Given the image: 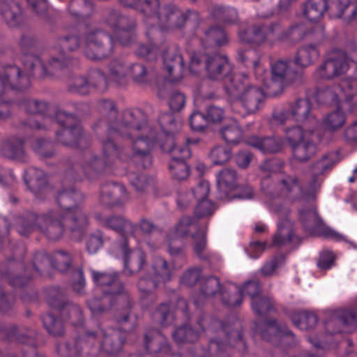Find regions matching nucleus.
Returning <instances> with one entry per match:
<instances>
[{
    "label": "nucleus",
    "instance_id": "1",
    "mask_svg": "<svg viewBox=\"0 0 357 357\" xmlns=\"http://www.w3.org/2000/svg\"><path fill=\"white\" fill-rule=\"evenodd\" d=\"M84 195L79 190L69 188L61 190L57 202L62 208L50 210L40 215L29 213L17 222V231L27 236L38 229L49 240L57 241L68 232L81 239L89 225V215L84 210Z\"/></svg>",
    "mask_w": 357,
    "mask_h": 357
},
{
    "label": "nucleus",
    "instance_id": "2",
    "mask_svg": "<svg viewBox=\"0 0 357 357\" xmlns=\"http://www.w3.org/2000/svg\"><path fill=\"white\" fill-rule=\"evenodd\" d=\"M98 109L102 117L93 124V130L100 135L102 132L115 133L131 140L130 160L137 167L148 168L151 165L150 148L152 137L144 135L149 130L147 116L139 109H126L118 114L114 103L109 100H100Z\"/></svg>",
    "mask_w": 357,
    "mask_h": 357
},
{
    "label": "nucleus",
    "instance_id": "3",
    "mask_svg": "<svg viewBox=\"0 0 357 357\" xmlns=\"http://www.w3.org/2000/svg\"><path fill=\"white\" fill-rule=\"evenodd\" d=\"M124 341L120 331L99 325L79 335L72 342H60L56 350L61 357H98L100 351L112 356L121 351Z\"/></svg>",
    "mask_w": 357,
    "mask_h": 357
},
{
    "label": "nucleus",
    "instance_id": "4",
    "mask_svg": "<svg viewBox=\"0 0 357 357\" xmlns=\"http://www.w3.org/2000/svg\"><path fill=\"white\" fill-rule=\"evenodd\" d=\"M21 52L25 55L24 59L26 73H22L16 66H8L0 69V98L3 97L9 89L23 90L29 87V77L35 68L40 67L43 74L49 73L48 64L45 65L38 56L28 54L40 47L37 37L30 31L23 33L18 42Z\"/></svg>",
    "mask_w": 357,
    "mask_h": 357
},
{
    "label": "nucleus",
    "instance_id": "5",
    "mask_svg": "<svg viewBox=\"0 0 357 357\" xmlns=\"http://www.w3.org/2000/svg\"><path fill=\"white\" fill-rule=\"evenodd\" d=\"M124 7L135 9L143 15L144 22L146 26L158 25L164 29H181L187 23L196 24L199 17L197 12L188 10L186 13L178 9L172 4L160 7L157 12L155 8L158 7L157 1L151 0H119Z\"/></svg>",
    "mask_w": 357,
    "mask_h": 357
},
{
    "label": "nucleus",
    "instance_id": "6",
    "mask_svg": "<svg viewBox=\"0 0 357 357\" xmlns=\"http://www.w3.org/2000/svg\"><path fill=\"white\" fill-rule=\"evenodd\" d=\"M225 91L234 99L232 109L242 116L254 114L264 107V91L260 86L252 84L245 73H238L230 77L226 82Z\"/></svg>",
    "mask_w": 357,
    "mask_h": 357
},
{
    "label": "nucleus",
    "instance_id": "7",
    "mask_svg": "<svg viewBox=\"0 0 357 357\" xmlns=\"http://www.w3.org/2000/svg\"><path fill=\"white\" fill-rule=\"evenodd\" d=\"M189 70L192 74H198L205 70L207 77L212 80H224V88L232 74V66L229 58L222 54H208L194 52L190 56Z\"/></svg>",
    "mask_w": 357,
    "mask_h": 357
},
{
    "label": "nucleus",
    "instance_id": "8",
    "mask_svg": "<svg viewBox=\"0 0 357 357\" xmlns=\"http://www.w3.org/2000/svg\"><path fill=\"white\" fill-rule=\"evenodd\" d=\"M211 298H218L225 306L229 307L238 306L242 303L240 292L235 291L231 294V287L222 284L218 277L202 276L199 283V294L195 296L194 303L199 307Z\"/></svg>",
    "mask_w": 357,
    "mask_h": 357
},
{
    "label": "nucleus",
    "instance_id": "9",
    "mask_svg": "<svg viewBox=\"0 0 357 357\" xmlns=\"http://www.w3.org/2000/svg\"><path fill=\"white\" fill-rule=\"evenodd\" d=\"M357 93V78H347L340 86H328L319 89L315 98L319 104L331 105H340V108L352 112L357 106V102L352 101Z\"/></svg>",
    "mask_w": 357,
    "mask_h": 357
},
{
    "label": "nucleus",
    "instance_id": "10",
    "mask_svg": "<svg viewBox=\"0 0 357 357\" xmlns=\"http://www.w3.org/2000/svg\"><path fill=\"white\" fill-rule=\"evenodd\" d=\"M55 119L62 127L56 133V139L61 144L79 149L86 148L90 144L89 137L85 133L75 115L58 110Z\"/></svg>",
    "mask_w": 357,
    "mask_h": 357
},
{
    "label": "nucleus",
    "instance_id": "11",
    "mask_svg": "<svg viewBox=\"0 0 357 357\" xmlns=\"http://www.w3.org/2000/svg\"><path fill=\"white\" fill-rule=\"evenodd\" d=\"M114 301L125 305V312L120 314L116 320L126 331H132L136 324V318L130 314L131 305L128 295H112L104 293L99 298H93L87 301V306L93 316H100L108 312Z\"/></svg>",
    "mask_w": 357,
    "mask_h": 357
},
{
    "label": "nucleus",
    "instance_id": "12",
    "mask_svg": "<svg viewBox=\"0 0 357 357\" xmlns=\"http://www.w3.org/2000/svg\"><path fill=\"white\" fill-rule=\"evenodd\" d=\"M114 46L112 36L101 29H89L83 35L82 51L89 59L97 61L109 56Z\"/></svg>",
    "mask_w": 357,
    "mask_h": 357
},
{
    "label": "nucleus",
    "instance_id": "13",
    "mask_svg": "<svg viewBox=\"0 0 357 357\" xmlns=\"http://www.w3.org/2000/svg\"><path fill=\"white\" fill-rule=\"evenodd\" d=\"M107 161L91 151L84 153L81 160L76 165L68 166L66 174L73 180L86 178L93 180L102 172L107 166Z\"/></svg>",
    "mask_w": 357,
    "mask_h": 357
},
{
    "label": "nucleus",
    "instance_id": "14",
    "mask_svg": "<svg viewBox=\"0 0 357 357\" xmlns=\"http://www.w3.org/2000/svg\"><path fill=\"white\" fill-rule=\"evenodd\" d=\"M81 46V40L75 33L66 34L60 36L55 47L56 52L51 53L47 62L49 73L52 71L68 67L73 62V58L66 55V52L77 51Z\"/></svg>",
    "mask_w": 357,
    "mask_h": 357
},
{
    "label": "nucleus",
    "instance_id": "15",
    "mask_svg": "<svg viewBox=\"0 0 357 357\" xmlns=\"http://www.w3.org/2000/svg\"><path fill=\"white\" fill-rule=\"evenodd\" d=\"M167 142L169 146L162 145L161 149L172 157L169 169L172 176L178 181L184 180L189 175L190 169L185 160L190 157V151L187 145L176 146L172 137H168Z\"/></svg>",
    "mask_w": 357,
    "mask_h": 357
},
{
    "label": "nucleus",
    "instance_id": "16",
    "mask_svg": "<svg viewBox=\"0 0 357 357\" xmlns=\"http://www.w3.org/2000/svg\"><path fill=\"white\" fill-rule=\"evenodd\" d=\"M298 188L299 185L297 178L283 173L275 174L273 181L268 177H264L261 181V191L271 199L289 197Z\"/></svg>",
    "mask_w": 357,
    "mask_h": 357
},
{
    "label": "nucleus",
    "instance_id": "17",
    "mask_svg": "<svg viewBox=\"0 0 357 357\" xmlns=\"http://www.w3.org/2000/svg\"><path fill=\"white\" fill-rule=\"evenodd\" d=\"M256 332L261 337L271 342L275 347H289L294 344V334L284 324L278 325L275 320H271L257 324Z\"/></svg>",
    "mask_w": 357,
    "mask_h": 357
},
{
    "label": "nucleus",
    "instance_id": "18",
    "mask_svg": "<svg viewBox=\"0 0 357 357\" xmlns=\"http://www.w3.org/2000/svg\"><path fill=\"white\" fill-rule=\"evenodd\" d=\"M290 63L291 60L279 59L271 64V81L265 83L270 96L280 95L294 81L296 73L291 68Z\"/></svg>",
    "mask_w": 357,
    "mask_h": 357
},
{
    "label": "nucleus",
    "instance_id": "19",
    "mask_svg": "<svg viewBox=\"0 0 357 357\" xmlns=\"http://www.w3.org/2000/svg\"><path fill=\"white\" fill-rule=\"evenodd\" d=\"M349 69V59L344 51L332 52L315 70L316 79L331 80L344 74Z\"/></svg>",
    "mask_w": 357,
    "mask_h": 357
},
{
    "label": "nucleus",
    "instance_id": "20",
    "mask_svg": "<svg viewBox=\"0 0 357 357\" xmlns=\"http://www.w3.org/2000/svg\"><path fill=\"white\" fill-rule=\"evenodd\" d=\"M299 220L304 229L310 234L331 238L335 241L344 238L342 235L325 225L314 206L300 209Z\"/></svg>",
    "mask_w": 357,
    "mask_h": 357
},
{
    "label": "nucleus",
    "instance_id": "21",
    "mask_svg": "<svg viewBox=\"0 0 357 357\" xmlns=\"http://www.w3.org/2000/svg\"><path fill=\"white\" fill-rule=\"evenodd\" d=\"M235 291L240 292L242 300L243 294H248L252 298V310L258 315L264 316L275 310V303L271 298L259 296L261 286L257 280L247 281L241 289L231 287V294Z\"/></svg>",
    "mask_w": 357,
    "mask_h": 357
},
{
    "label": "nucleus",
    "instance_id": "22",
    "mask_svg": "<svg viewBox=\"0 0 357 357\" xmlns=\"http://www.w3.org/2000/svg\"><path fill=\"white\" fill-rule=\"evenodd\" d=\"M280 26L278 23H255L248 29L239 31V40L243 43L260 45L267 40H277Z\"/></svg>",
    "mask_w": 357,
    "mask_h": 357
},
{
    "label": "nucleus",
    "instance_id": "23",
    "mask_svg": "<svg viewBox=\"0 0 357 357\" xmlns=\"http://www.w3.org/2000/svg\"><path fill=\"white\" fill-rule=\"evenodd\" d=\"M357 326V308L338 310L325 322L326 331L331 335L351 333Z\"/></svg>",
    "mask_w": 357,
    "mask_h": 357
},
{
    "label": "nucleus",
    "instance_id": "24",
    "mask_svg": "<svg viewBox=\"0 0 357 357\" xmlns=\"http://www.w3.org/2000/svg\"><path fill=\"white\" fill-rule=\"evenodd\" d=\"M273 211L281 218L278 222V230L273 236V245L280 248L298 239L294 236V225L287 217L289 213V208L274 206Z\"/></svg>",
    "mask_w": 357,
    "mask_h": 357
},
{
    "label": "nucleus",
    "instance_id": "25",
    "mask_svg": "<svg viewBox=\"0 0 357 357\" xmlns=\"http://www.w3.org/2000/svg\"><path fill=\"white\" fill-rule=\"evenodd\" d=\"M160 52L162 53L164 68L172 77V82H178L182 77L184 70L183 59L176 47H167L163 43Z\"/></svg>",
    "mask_w": 357,
    "mask_h": 357
},
{
    "label": "nucleus",
    "instance_id": "26",
    "mask_svg": "<svg viewBox=\"0 0 357 357\" xmlns=\"http://www.w3.org/2000/svg\"><path fill=\"white\" fill-rule=\"evenodd\" d=\"M155 24L146 26V35L149 40V45H139L135 53L138 56L148 60H153L160 53L163 45L162 33L158 29L154 27Z\"/></svg>",
    "mask_w": 357,
    "mask_h": 357
},
{
    "label": "nucleus",
    "instance_id": "27",
    "mask_svg": "<svg viewBox=\"0 0 357 357\" xmlns=\"http://www.w3.org/2000/svg\"><path fill=\"white\" fill-rule=\"evenodd\" d=\"M128 200V194L125 187L116 183H107L100 190V203L106 206H119Z\"/></svg>",
    "mask_w": 357,
    "mask_h": 357
},
{
    "label": "nucleus",
    "instance_id": "28",
    "mask_svg": "<svg viewBox=\"0 0 357 357\" xmlns=\"http://www.w3.org/2000/svg\"><path fill=\"white\" fill-rule=\"evenodd\" d=\"M0 155L9 160L26 162L28 157L23 139L17 136L3 139L0 144Z\"/></svg>",
    "mask_w": 357,
    "mask_h": 357
},
{
    "label": "nucleus",
    "instance_id": "29",
    "mask_svg": "<svg viewBox=\"0 0 357 357\" xmlns=\"http://www.w3.org/2000/svg\"><path fill=\"white\" fill-rule=\"evenodd\" d=\"M93 282L103 288L104 293L118 295H128L125 293L122 282L116 273H106L91 269Z\"/></svg>",
    "mask_w": 357,
    "mask_h": 357
},
{
    "label": "nucleus",
    "instance_id": "30",
    "mask_svg": "<svg viewBox=\"0 0 357 357\" xmlns=\"http://www.w3.org/2000/svg\"><path fill=\"white\" fill-rule=\"evenodd\" d=\"M129 240L123 239L120 245V250L123 255L124 272L128 275L138 273L145 264L144 254L140 250L128 248Z\"/></svg>",
    "mask_w": 357,
    "mask_h": 357
},
{
    "label": "nucleus",
    "instance_id": "31",
    "mask_svg": "<svg viewBox=\"0 0 357 357\" xmlns=\"http://www.w3.org/2000/svg\"><path fill=\"white\" fill-rule=\"evenodd\" d=\"M158 123L160 126L161 132H156L153 128L148 124V121H146V126L149 128V130L146 132L144 133V136L146 137H152L153 143L150 148V152L151 151L153 146L159 143V141L162 138L165 139V143H160V146L166 145L169 146L168 143L167 142L168 137H174L171 135V133L173 131V128L175 123V119L172 114L171 113H163L158 118ZM150 155L152 158L151 153H150Z\"/></svg>",
    "mask_w": 357,
    "mask_h": 357
},
{
    "label": "nucleus",
    "instance_id": "32",
    "mask_svg": "<svg viewBox=\"0 0 357 357\" xmlns=\"http://www.w3.org/2000/svg\"><path fill=\"white\" fill-rule=\"evenodd\" d=\"M289 105L293 120L309 125L312 129H315L318 126L319 121L311 112V103L308 99L299 98Z\"/></svg>",
    "mask_w": 357,
    "mask_h": 357
},
{
    "label": "nucleus",
    "instance_id": "33",
    "mask_svg": "<svg viewBox=\"0 0 357 357\" xmlns=\"http://www.w3.org/2000/svg\"><path fill=\"white\" fill-rule=\"evenodd\" d=\"M194 199L198 202L195 210V215L199 218L211 215L215 208L214 204L206 198L209 192V183L206 181H202L190 192Z\"/></svg>",
    "mask_w": 357,
    "mask_h": 357
},
{
    "label": "nucleus",
    "instance_id": "34",
    "mask_svg": "<svg viewBox=\"0 0 357 357\" xmlns=\"http://www.w3.org/2000/svg\"><path fill=\"white\" fill-rule=\"evenodd\" d=\"M146 350L154 357H168L169 345L166 337L158 330H149L144 335Z\"/></svg>",
    "mask_w": 357,
    "mask_h": 357
},
{
    "label": "nucleus",
    "instance_id": "35",
    "mask_svg": "<svg viewBox=\"0 0 357 357\" xmlns=\"http://www.w3.org/2000/svg\"><path fill=\"white\" fill-rule=\"evenodd\" d=\"M94 219L102 227L120 234L132 235L135 231V226L121 215L105 216L102 213L97 212L94 214Z\"/></svg>",
    "mask_w": 357,
    "mask_h": 357
},
{
    "label": "nucleus",
    "instance_id": "36",
    "mask_svg": "<svg viewBox=\"0 0 357 357\" xmlns=\"http://www.w3.org/2000/svg\"><path fill=\"white\" fill-rule=\"evenodd\" d=\"M218 197L229 198L233 192L237 189L238 174L232 168H224L216 176Z\"/></svg>",
    "mask_w": 357,
    "mask_h": 357
},
{
    "label": "nucleus",
    "instance_id": "37",
    "mask_svg": "<svg viewBox=\"0 0 357 357\" xmlns=\"http://www.w3.org/2000/svg\"><path fill=\"white\" fill-rule=\"evenodd\" d=\"M339 161L336 153H329L324 155L321 158L317 160L311 166L312 180L310 183V190H316L319 188L321 183V179L319 176L324 174L325 172L331 169L333 166Z\"/></svg>",
    "mask_w": 357,
    "mask_h": 357
},
{
    "label": "nucleus",
    "instance_id": "38",
    "mask_svg": "<svg viewBox=\"0 0 357 357\" xmlns=\"http://www.w3.org/2000/svg\"><path fill=\"white\" fill-rule=\"evenodd\" d=\"M199 38L201 45L205 49L220 47L228 41L226 33L218 26L206 28Z\"/></svg>",
    "mask_w": 357,
    "mask_h": 357
},
{
    "label": "nucleus",
    "instance_id": "39",
    "mask_svg": "<svg viewBox=\"0 0 357 357\" xmlns=\"http://www.w3.org/2000/svg\"><path fill=\"white\" fill-rule=\"evenodd\" d=\"M200 218L196 215L195 217L190 215L182 216L175 225V234L181 238L190 236L192 238H195L199 231L206 228L205 226H202L199 223V219Z\"/></svg>",
    "mask_w": 357,
    "mask_h": 357
},
{
    "label": "nucleus",
    "instance_id": "40",
    "mask_svg": "<svg viewBox=\"0 0 357 357\" xmlns=\"http://www.w3.org/2000/svg\"><path fill=\"white\" fill-rule=\"evenodd\" d=\"M0 15L11 27L17 26L22 20V10L15 0H0Z\"/></svg>",
    "mask_w": 357,
    "mask_h": 357
},
{
    "label": "nucleus",
    "instance_id": "41",
    "mask_svg": "<svg viewBox=\"0 0 357 357\" xmlns=\"http://www.w3.org/2000/svg\"><path fill=\"white\" fill-rule=\"evenodd\" d=\"M24 179L29 190L36 196L42 193L47 186L46 174L36 167L28 169L24 173Z\"/></svg>",
    "mask_w": 357,
    "mask_h": 357
},
{
    "label": "nucleus",
    "instance_id": "42",
    "mask_svg": "<svg viewBox=\"0 0 357 357\" xmlns=\"http://www.w3.org/2000/svg\"><path fill=\"white\" fill-rule=\"evenodd\" d=\"M319 51L315 44L308 43L299 47L294 57V62L300 68H307L312 65L319 57Z\"/></svg>",
    "mask_w": 357,
    "mask_h": 357
},
{
    "label": "nucleus",
    "instance_id": "43",
    "mask_svg": "<svg viewBox=\"0 0 357 357\" xmlns=\"http://www.w3.org/2000/svg\"><path fill=\"white\" fill-rule=\"evenodd\" d=\"M0 335L7 338L15 337L17 340L22 343L34 344L36 333L31 329L19 331L15 326L7 325L0 322Z\"/></svg>",
    "mask_w": 357,
    "mask_h": 357
},
{
    "label": "nucleus",
    "instance_id": "44",
    "mask_svg": "<svg viewBox=\"0 0 357 357\" xmlns=\"http://www.w3.org/2000/svg\"><path fill=\"white\" fill-rule=\"evenodd\" d=\"M329 8L327 0H307L303 5V14L309 21H317ZM331 10H337L330 7Z\"/></svg>",
    "mask_w": 357,
    "mask_h": 357
},
{
    "label": "nucleus",
    "instance_id": "45",
    "mask_svg": "<svg viewBox=\"0 0 357 357\" xmlns=\"http://www.w3.org/2000/svg\"><path fill=\"white\" fill-rule=\"evenodd\" d=\"M103 21L114 32H116L120 29L123 30L130 29L132 26L133 20L123 15L117 10L111 8L104 16Z\"/></svg>",
    "mask_w": 357,
    "mask_h": 357
},
{
    "label": "nucleus",
    "instance_id": "46",
    "mask_svg": "<svg viewBox=\"0 0 357 357\" xmlns=\"http://www.w3.org/2000/svg\"><path fill=\"white\" fill-rule=\"evenodd\" d=\"M248 144L265 153H274L282 149L281 139L272 137H253L248 139Z\"/></svg>",
    "mask_w": 357,
    "mask_h": 357
},
{
    "label": "nucleus",
    "instance_id": "47",
    "mask_svg": "<svg viewBox=\"0 0 357 357\" xmlns=\"http://www.w3.org/2000/svg\"><path fill=\"white\" fill-rule=\"evenodd\" d=\"M61 319L73 326H78L84 321V315L79 305L71 301L66 303L60 310Z\"/></svg>",
    "mask_w": 357,
    "mask_h": 357
},
{
    "label": "nucleus",
    "instance_id": "48",
    "mask_svg": "<svg viewBox=\"0 0 357 357\" xmlns=\"http://www.w3.org/2000/svg\"><path fill=\"white\" fill-rule=\"evenodd\" d=\"M149 273L159 283L165 282L171 279L172 268L162 257H155Z\"/></svg>",
    "mask_w": 357,
    "mask_h": 357
},
{
    "label": "nucleus",
    "instance_id": "49",
    "mask_svg": "<svg viewBox=\"0 0 357 357\" xmlns=\"http://www.w3.org/2000/svg\"><path fill=\"white\" fill-rule=\"evenodd\" d=\"M293 157L299 162H306L317 151V147L310 137L291 146Z\"/></svg>",
    "mask_w": 357,
    "mask_h": 357
},
{
    "label": "nucleus",
    "instance_id": "50",
    "mask_svg": "<svg viewBox=\"0 0 357 357\" xmlns=\"http://www.w3.org/2000/svg\"><path fill=\"white\" fill-rule=\"evenodd\" d=\"M252 54H254V52H252L238 50L237 60L239 62L243 63L248 66H252L254 69V73L256 76V78L260 82H264V75L267 73V72L261 65V60L259 58L257 57L255 59H251L252 58Z\"/></svg>",
    "mask_w": 357,
    "mask_h": 357
},
{
    "label": "nucleus",
    "instance_id": "51",
    "mask_svg": "<svg viewBox=\"0 0 357 357\" xmlns=\"http://www.w3.org/2000/svg\"><path fill=\"white\" fill-rule=\"evenodd\" d=\"M69 12L79 21L89 17L93 11V6L89 0H71Z\"/></svg>",
    "mask_w": 357,
    "mask_h": 357
},
{
    "label": "nucleus",
    "instance_id": "52",
    "mask_svg": "<svg viewBox=\"0 0 357 357\" xmlns=\"http://www.w3.org/2000/svg\"><path fill=\"white\" fill-rule=\"evenodd\" d=\"M290 318L293 324L299 329L307 331L313 328L317 324V317L307 311L294 312Z\"/></svg>",
    "mask_w": 357,
    "mask_h": 357
},
{
    "label": "nucleus",
    "instance_id": "53",
    "mask_svg": "<svg viewBox=\"0 0 357 357\" xmlns=\"http://www.w3.org/2000/svg\"><path fill=\"white\" fill-rule=\"evenodd\" d=\"M211 15L224 24H235L238 22V12L234 8L225 7L220 5L213 6Z\"/></svg>",
    "mask_w": 357,
    "mask_h": 357
},
{
    "label": "nucleus",
    "instance_id": "54",
    "mask_svg": "<svg viewBox=\"0 0 357 357\" xmlns=\"http://www.w3.org/2000/svg\"><path fill=\"white\" fill-rule=\"evenodd\" d=\"M100 143L104 158L102 159L107 161V164L116 158L123 159L122 149L113 139L109 137H102L100 139Z\"/></svg>",
    "mask_w": 357,
    "mask_h": 357
},
{
    "label": "nucleus",
    "instance_id": "55",
    "mask_svg": "<svg viewBox=\"0 0 357 357\" xmlns=\"http://www.w3.org/2000/svg\"><path fill=\"white\" fill-rule=\"evenodd\" d=\"M43 324L47 333L54 337H61L65 333L63 321L54 314L49 313L42 317Z\"/></svg>",
    "mask_w": 357,
    "mask_h": 357
},
{
    "label": "nucleus",
    "instance_id": "56",
    "mask_svg": "<svg viewBox=\"0 0 357 357\" xmlns=\"http://www.w3.org/2000/svg\"><path fill=\"white\" fill-rule=\"evenodd\" d=\"M305 37V29L302 24L294 25L278 33L277 40L289 44H295Z\"/></svg>",
    "mask_w": 357,
    "mask_h": 357
},
{
    "label": "nucleus",
    "instance_id": "57",
    "mask_svg": "<svg viewBox=\"0 0 357 357\" xmlns=\"http://www.w3.org/2000/svg\"><path fill=\"white\" fill-rule=\"evenodd\" d=\"M159 282L150 275V273L139 279L137 286L139 290L142 293V298L146 304V300L150 298L151 301L155 300L156 297L153 291L158 287Z\"/></svg>",
    "mask_w": 357,
    "mask_h": 357
},
{
    "label": "nucleus",
    "instance_id": "58",
    "mask_svg": "<svg viewBox=\"0 0 357 357\" xmlns=\"http://www.w3.org/2000/svg\"><path fill=\"white\" fill-rule=\"evenodd\" d=\"M312 129L304 131L300 126L289 127L284 129V139L291 146L307 139L312 134Z\"/></svg>",
    "mask_w": 357,
    "mask_h": 357
},
{
    "label": "nucleus",
    "instance_id": "59",
    "mask_svg": "<svg viewBox=\"0 0 357 357\" xmlns=\"http://www.w3.org/2000/svg\"><path fill=\"white\" fill-rule=\"evenodd\" d=\"M20 105L31 114H45L49 109V104L46 101L36 99L24 98Z\"/></svg>",
    "mask_w": 357,
    "mask_h": 357
},
{
    "label": "nucleus",
    "instance_id": "60",
    "mask_svg": "<svg viewBox=\"0 0 357 357\" xmlns=\"http://www.w3.org/2000/svg\"><path fill=\"white\" fill-rule=\"evenodd\" d=\"M284 162L279 159H271L264 161L259 166L261 173V180L264 177H268L273 181L275 174H280V170L283 167Z\"/></svg>",
    "mask_w": 357,
    "mask_h": 357
},
{
    "label": "nucleus",
    "instance_id": "61",
    "mask_svg": "<svg viewBox=\"0 0 357 357\" xmlns=\"http://www.w3.org/2000/svg\"><path fill=\"white\" fill-rule=\"evenodd\" d=\"M220 134L222 139L227 143H238L243 135V131L236 122H232L222 127L220 129Z\"/></svg>",
    "mask_w": 357,
    "mask_h": 357
},
{
    "label": "nucleus",
    "instance_id": "62",
    "mask_svg": "<svg viewBox=\"0 0 357 357\" xmlns=\"http://www.w3.org/2000/svg\"><path fill=\"white\" fill-rule=\"evenodd\" d=\"M132 185L138 192H146L152 190L154 187L153 179L144 174L131 172L128 175Z\"/></svg>",
    "mask_w": 357,
    "mask_h": 357
},
{
    "label": "nucleus",
    "instance_id": "63",
    "mask_svg": "<svg viewBox=\"0 0 357 357\" xmlns=\"http://www.w3.org/2000/svg\"><path fill=\"white\" fill-rule=\"evenodd\" d=\"M173 338L178 343L193 342L196 341L199 333L194 330L188 325H184L177 328L172 333Z\"/></svg>",
    "mask_w": 357,
    "mask_h": 357
},
{
    "label": "nucleus",
    "instance_id": "64",
    "mask_svg": "<svg viewBox=\"0 0 357 357\" xmlns=\"http://www.w3.org/2000/svg\"><path fill=\"white\" fill-rule=\"evenodd\" d=\"M68 89L72 93L86 95L90 92V84L85 77L73 75L69 79Z\"/></svg>",
    "mask_w": 357,
    "mask_h": 357
}]
</instances>
